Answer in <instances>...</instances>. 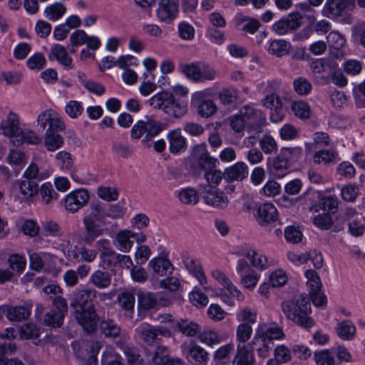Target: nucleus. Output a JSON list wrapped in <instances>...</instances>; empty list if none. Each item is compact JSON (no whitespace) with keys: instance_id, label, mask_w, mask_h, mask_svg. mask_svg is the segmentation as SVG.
Returning a JSON list of instances; mask_svg holds the SVG:
<instances>
[{"instance_id":"f257e3e1","label":"nucleus","mask_w":365,"mask_h":365,"mask_svg":"<svg viewBox=\"0 0 365 365\" xmlns=\"http://www.w3.org/2000/svg\"><path fill=\"white\" fill-rule=\"evenodd\" d=\"M90 289H78L73 292L70 303L78 324L87 333H93L97 329L98 315L91 298Z\"/></svg>"},{"instance_id":"f03ea898","label":"nucleus","mask_w":365,"mask_h":365,"mask_svg":"<svg viewBox=\"0 0 365 365\" xmlns=\"http://www.w3.org/2000/svg\"><path fill=\"white\" fill-rule=\"evenodd\" d=\"M281 307L287 318L297 325L305 329L314 325L313 319L309 317L311 305L307 295L300 294L294 299L284 301Z\"/></svg>"},{"instance_id":"7ed1b4c3","label":"nucleus","mask_w":365,"mask_h":365,"mask_svg":"<svg viewBox=\"0 0 365 365\" xmlns=\"http://www.w3.org/2000/svg\"><path fill=\"white\" fill-rule=\"evenodd\" d=\"M284 337L282 329L260 323L256 329L255 334L249 344L250 350L255 351L259 357L266 358L273 346V341Z\"/></svg>"},{"instance_id":"20e7f679","label":"nucleus","mask_w":365,"mask_h":365,"mask_svg":"<svg viewBox=\"0 0 365 365\" xmlns=\"http://www.w3.org/2000/svg\"><path fill=\"white\" fill-rule=\"evenodd\" d=\"M279 85L280 82L276 80L268 81L264 91V97L261 100L263 106L271 110L270 119L274 123H278L284 118L283 104L275 92Z\"/></svg>"},{"instance_id":"39448f33","label":"nucleus","mask_w":365,"mask_h":365,"mask_svg":"<svg viewBox=\"0 0 365 365\" xmlns=\"http://www.w3.org/2000/svg\"><path fill=\"white\" fill-rule=\"evenodd\" d=\"M164 130V125L160 121L146 117L145 120H138L132 128L131 137L140 139L144 134L142 143L147 147H150V141Z\"/></svg>"},{"instance_id":"423d86ee","label":"nucleus","mask_w":365,"mask_h":365,"mask_svg":"<svg viewBox=\"0 0 365 365\" xmlns=\"http://www.w3.org/2000/svg\"><path fill=\"white\" fill-rule=\"evenodd\" d=\"M302 16L299 12H292L276 21L272 26L277 35L283 36L296 31L302 24Z\"/></svg>"},{"instance_id":"0eeeda50","label":"nucleus","mask_w":365,"mask_h":365,"mask_svg":"<svg viewBox=\"0 0 365 365\" xmlns=\"http://www.w3.org/2000/svg\"><path fill=\"white\" fill-rule=\"evenodd\" d=\"M136 331L139 338L147 345H152L158 339V336L165 337L171 336V331L166 327L162 326H152L150 324L143 323L137 329Z\"/></svg>"},{"instance_id":"6e6552de","label":"nucleus","mask_w":365,"mask_h":365,"mask_svg":"<svg viewBox=\"0 0 365 365\" xmlns=\"http://www.w3.org/2000/svg\"><path fill=\"white\" fill-rule=\"evenodd\" d=\"M15 197L20 202L29 203L38 193V185L34 180H16L13 182Z\"/></svg>"},{"instance_id":"1a4fd4ad","label":"nucleus","mask_w":365,"mask_h":365,"mask_svg":"<svg viewBox=\"0 0 365 365\" xmlns=\"http://www.w3.org/2000/svg\"><path fill=\"white\" fill-rule=\"evenodd\" d=\"M355 6V0H327L322 14L330 19H337Z\"/></svg>"},{"instance_id":"9d476101","label":"nucleus","mask_w":365,"mask_h":365,"mask_svg":"<svg viewBox=\"0 0 365 365\" xmlns=\"http://www.w3.org/2000/svg\"><path fill=\"white\" fill-rule=\"evenodd\" d=\"M212 276L224 287V289L222 290L224 293L221 292V297L224 302L230 305L233 304L232 301L227 297V294L237 298L239 301H242L244 297L240 291L232 283L225 273L219 269H215L212 272Z\"/></svg>"},{"instance_id":"9b49d317","label":"nucleus","mask_w":365,"mask_h":365,"mask_svg":"<svg viewBox=\"0 0 365 365\" xmlns=\"http://www.w3.org/2000/svg\"><path fill=\"white\" fill-rule=\"evenodd\" d=\"M236 270L241 277V284L247 289H254L259 279V274L255 272L245 258L238 259Z\"/></svg>"},{"instance_id":"f8f14e48","label":"nucleus","mask_w":365,"mask_h":365,"mask_svg":"<svg viewBox=\"0 0 365 365\" xmlns=\"http://www.w3.org/2000/svg\"><path fill=\"white\" fill-rule=\"evenodd\" d=\"M38 125L44 130L47 125V130L62 131L66 128L65 123L59 115L53 110L48 109L41 112L37 118Z\"/></svg>"},{"instance_id":"ddd939ff","label":"nucleus","mask_w":365,"mask_h":365,"mask_svg":"<svg viewBox=\"0 0 365 365\" xmlns=\"http://www.w3.org/2000/svg\"><path fill=\"white\" fill-rule=\"evenodd\" d=\"M89 198V193L86 189L73 190L64 198V207L66 210L76 212L88 203Z\"/></svg>"},{"instance_id":"4468645a","label":"nucleus","mask_w":365,"mask_h":365,"mask_svg":"<svg viewBox=\"0 0 365 365\" xmlns=\"http://www.w3.org/2000/svg\"><path fill=\"white\" fill-rule=\"evenodd\" d=\"M178 4L174 0H159L156 11L160 21L171 23L178 14Z\"/></svg>"},{"instance_id":"2eb2a0df","label":"nucleus","mask_w":365,"mask_h":365,"mask_svg":"<svg viewBox=\"0 0 365 365\" xmlns=\"http://www.w3.org/2000/svg\"><path fill=\"white\" fill-rule=\"evenodd\" d=\"M202 192L205 202L214 207L223 208L228 204V200L222 192L211 186H204Z\"/></svg>"},{"instance_id":"dca6fc26","label":"nucleus","mask_w":365,"mask_h":365,"mask_svg":"<svg viewBox=\"0 0 365 365\" xmlns=\"http://www.w3.org/2000/svg\"><path fill=\"white\" fill-rule=\"evenodd\" d=\"M21 129L19 116L11 111L9 112L6 118L0 123V130L2 134L9 137L11 142L21 132Z\"/></svg>"},{"instance_id":"f3484780","label":"nucleus","mask_w":365,"mask_h":365,"mask_svg":"<svg viewBox=\"0 0 365 365\" xmlns=\"http://www.w3.org/2000/svg\"><path fill=\"white\" fill-rule=\"evenodd\" d=\"M193 155L197 158L198 166L205 172L213 169L215 166L217 159L209 155L205 144L195 145L193 148Z\"/></svg>"},{"instance_id":"a211bd4d","label":"nucleus","mask_w":365,"mask_h":365,"mask_svg":"<svg viewBox=\"0 0 365 365\" xmlns=\"http://www.w3.org/2000/svg\"><path fill=\"white\" fill-rule=\"evenodd\" d=\"M232 365H255L253 351L246 344H237V349L232 360Z\"/></svg>"},{"instance_id":"6ab92c4d","label":"nucleus","mask_w":365,"mask_h":365,"mask_svg":"<svg viewBox=\"0 0 365 365\" xmlns=\"http://www.w3.org/2000/svg\"><path fill=\"white\" fill-rule=\"evenodd\" d=\"M112 282V274L103 269H97L90 276L88 283L98 289H106L110 287Z\"/></svg>"},{"instance_id":"aec40b11","label":"nucleus","mask_w":365,"mask_h":365,"mask_svg":"<svg viewBox=\"0 0 365 365\" xmlns=\"http://www.w3.org/2000/svg\"><path fill=\"white\" fill-rule=\"evenodd\" d=\"M248 175L247 165L243 162H238L225 169L224 172V178L228 182L235 180H242Z\"/></svg>"},{"instance_id":"412c9836","label":"nucleus","mask_w":365,"mask_h":365,"mask_svg":"<svg viewBox=\"0 0 365 365\" xmlns=\"http://www.w3.org/2000/svg\"><path fill=\"white\" fill-rule=\"evenodd\" d=\"M277 219V210L271 203L261 205L257 210V220L259 223L264 226L267 224L275 222Z\"/></svg>"},{"instance_id":"4be33fe9","label":"nucleus","mask_w":365,"mask_h":365,"mask_svg":"<svg viewBox=\"0 0 365 365\" xmlns=\"http://www.w3.org/2000/svg\"><path fill=\"white\" fill-rule=\"evenodd\" d=\"M83 224L85 225L86 232L82 240L86 244H92L98 237L103 235L104 230L91 219V217H84Z\"/></svg>"},{"instance_id":"5701e85b","label":"nucleus","mask_w":365,"mask_h":365,"mask_svg":"<svg viewBox=\"0 0 365 365\" xmlns=\"http://www.w3.org/2000/svg\"><path fill=\"white\" fill-rule=\"evenodd\" d=\"M173 94L169 91H162L155 94L148 101L149 105L155 109L163 110L165 113L173 103Z\"/></svg>"},{"instance_id":"b1692460","label":"nucleus","mask_w":365,"mask_h":365,"mask_svg":"<svg viewBox=\"0 0 365 365\" xmlns=\"http://www.w3.org/2000/svg\"><path fill=\"white\" fill-rule=\"evenodd\" d=\"M168 139L170 153H178L185 150L187 141L185 138L182 135L180 130L177 129L170 131L168 133Z\"/></svg>"},{"instance_id":"393cba45","label":"nucleus","mask_w":365,"mask_h":365,"mask_svg":"<svg viewBox=\"0 0 365 365\" xmlns=\"http://www.w3.org/2000/svg\"><path fill=\"white\" fill-rule=\"evenodd\" d=\"M267 166L270 172L277 178H282L290 167L287 161L282 158L280 153L274 158H269Z\"/></svg>"},{"instance_id":"a878e982","label":"nucleus","mask_w":365,"mask_h":365,"mask_svg":"<svg viewBox=\"0 0 365 365\" xmlns=\"http://www.w3.org/2000/svg\"><path fill=\"white\" fill-rule=\"evenodd\" d=\"M41 141V138L32 130L21 129L17 136L11 140V143L16 147L24 143L37 145Z\"/></svg>"},{"instance_id":"bb28decb","label":"nucleus","mask_w":365,"mask_h":365,"mask_svg":"<svg viewBox=\"0 0 365 365\" xmlns=\"http://www.w3.org/2000/svg\"><path fill=\"white\" fill-rule=\"evenodd\" d=\"M16 347L15 344L11 342L0 343V365H24V364L17 359L8 358L9 354H12Z\"/></svg>"},{"instance_id":"cd10ccee","label":"nucleus","mask_w":365,"mask_h":365,"mask_svg":"<svg viewBox=\"0 0 365 365\" xmlns=\"http://www.w3.org/2000/svg\"><path fill=\"white\" fill-rule=\"evenodd\" d=\"M183 262L186 269L199 281L201 285L207 283V278L202 269L200 263L197 259L186 257L184 258Z\"/></svg>"},{"instance_id":"c85d7f7f","label":"nucleus","mask_w":365,"mask_h":365,"mask_svg":"<svg viewBox=\"0 0 365 365\" xmlns=\"http://www.w3.org/2000/svg\"><path fill=\"white\" fill-rule=\"evenodd\" d=\"M187 358L199 365H206L208 361V353L200 346L192 344L187 352Z\"/></svg>"},{"instance_id":"c756f323","label":"nucleus","mask_w":365,"mask_h":365,"mask_svg":"<svg viewBox=\"0 0 365 365\" xmlns=\"http://www.w3.org/2000/svg\"><path fill=\"white\" fill-rule=\"evenodd\" d=\"M54 58L59 63L67 68H73L72 58L68 55L66 48L61 45L56 44L51 48L49 58Z\"/></svg>"},{"instance_id":"7c9ffc66","label":"nucleus","mask_w":365,"mask_h":365,"mask_svg":"<svg viewBox=\"0 0 365 365\" xmlns=\"http://www.w3.org/2000/svg\"><path fill=\"white\" fill-rule=\"evenodd\" d=\"M236 24L242 31L250 34H254L261 25L257 19L242 14L236 16Z\"/></svg>"},{"instance_id":"2f4dec72","label":"nucleus","mask_w":365,"mask_h":365,"mask_svg":"<svg viewBox=\"0 0 365 365\" xmlns=\"http://www.w3.org/2000/svg\"><path fill=\"white\" fill-rule=\"evenodd\" d=\"M243 256L247 257L252 267L259 270H264L268 267V261L265 255L257 252L255 250L250 249L242 254Z\"/></svg>"},{"instance_id":"473e14b6","label":"nucleus","mask_w":365,"mask_h":365,"mask_svg":"<svg viewBox=\"0 0 365 365\" xmlns=\"http://www.w3.org/2000/svg\"><path fill=\"white\" fill-rule=\"evenodd\" d=\"M30 314V309L24 306L11 307L7 305L6 307V317L11 322H21L25 320Z\"/></svg>"},{"instance_id":"72a5a7b5","label":"nucleus","mask_w":365,"mask_h":365,"mask_svg":"<svg viewBox=\"0 0 365 365\" xmlns=\"http://www.w3.org/2000/svg\"><path fill=\"white\" fill-rule=\"evenodd\" d=\"M111 150L113 153L119 158L128 159L133 155V148L127 142L115 140L112 143Z\"/></svg>"},{"instance_id":"f704fd0d","label":"nucleus","mask_w":365,"mask_h":365,"mask_svg":"<svg viewBox=\"0 0 365 365\" xmlns=\"http://www.w3.org/2000/svg\"><path fill=\"white\" fill-rule=\"evenodd\" d=\"M118 301L120 307L132 318L135 302L134 294L129 291L122 292L118 296Z\"/></svg>"},{"instance_id":"c9c22d12","label":"nucleus","mask_w":365,"mask_h":365,"mask_svg":"<svg viewBox=\"0 0 365 365\" xmlns=\"http://www.w3.org/2000/svg\"><path fill=\"white\" fill-rule=\"evenodd\" d=\"M234 351V344L229 343L219 347L213 354L214 361L220 365H227L230 360L231 353Z\"/></svg>"},{"instance_id":"e433bc0d","label":"nucleus","mask_w":365,"mask_h":365,"mask_svg":"<svg viewBox=\"0 0 365 365\" xmlns=\"http://www.w3.org/2000/svg\"><path fill=\"white\" fill-rule=\"evenodd\" d=\"M44 143L48 150L54 151L63 145V139L56 130H46Z\"/></svg>"},{"instance_id":"4c0bfd02","label":"nucleus","mask_w":365,"mask_h":365,"mask_svg":"<svg viewBox=\"0 0 365 365\" xmlns=\"http://www.w3.org/2000/svg\"><path fill=\"white\" fill-rule=\"evenodd\" d=\"M317 206L327 214H334L338 210L337 197L335 195L323 196L319 198Z\"/></svg>"},{"instance_id":"58836bf2","label":"nucleus","mask_w":365,"mask_h":365,"mask_svg":"<svg viewBox=\"0 0 365 365\" xmlns=\"http://www.w3.org/2000/svg\"><path fill=\"white\" fill-rule=\"evenodd\" d=\"M100 329L106 337L115 338L120 334V327L113 319H103L100 323Z\"/></svg>"},{"instance_id":"ea45409f","label":"nucleus","mask_w":365,"mask_h":365,"mask_svg":"<svg viewBox=\"0 0 365 365\" xmlns=\"http://www.w3.org/2000/svg\"><path fill=\"white\" fill-rule=\"evenodd\" d=\"M337 335L344 340H351L356 333L354 324L349 320H344L336 327Z\"/></svg>"},{"instance_id":"a19ab883","label":"nucleus","mask_w":365,"mask_h":365,"mask_svg":"<svg viewBox=\"0 0 365 365\" xmlns=\"http://www.w3.org/2000/svg\"><path fill=\"white\" fill-rule=\"evenodd\" d=\"M175 331H180L187 336H194L199 331V325L190 321L180 319L173 327Z\"/></svg>"},{"instance_id":"79ce46f5","label":"nucleus","mask_w":365,"mask_h":365,"mask_svg":"<svg viewBox=\"0 0 365 365\" xmlns=\"http://www.w3.org/2000/svg\"><path fill=\"white\" fill-rule=\"evenodd\" d=\"M96 247L100 252V258L102 262H106V257H113L117 254L112 247L110 241L108 239L102 238L97 241Z\"/></svg>"},{"instance_id":"37998d69","label":"nucleus","mask_w":365,"mask_h":365,"mask_svg":"<svg viewBox=\"0 0 365 365\" xmlns=\"http://www.w3.org/2000/svg\"><path fill=\"white\" fill-rule=\"evenodd\" d=\"M266 118L262 111L258 110L247 123V127L250 133L254 132L255 134L261 133L262 128L265 123Z\"/></svg>"},{"instance_id":"c03bdc74","label":"nucleus","mask_w":365,"mask_h":365,"mask_svg":"<svg viewBox=\"0 0 365 365\" xmlns=\"http://www.w3.org/2000/svg\"><path fill=\"white\" fill-rule=\"evenodd\" d=\"M38 191L42 199V202L45 205H51L53 200H56L58 194L56 192L50 182L43 183L39 188Z\"/></svg>"},{"instance_id":"a18cd8bd","label":"nucleus","mask_w":365,"mask_h":365,"mask_svg":"<svg viewBox=\"0 0 365 365\" xmlns=\"http://www.w3.org/2000/svg\"><path fill=\"white\" fill-rule=\"evenodd\" d=\"M289 47V43L285 40H272L269 41L267 51L272 55L282 56L288 53Z\"/></svg>"},{"instance_id":"49530a36","label":"nucleus","mask_w":365,"mask_h":365,"mask_svg":"<svg viewBox=\"0 0 365 365\" xmlns=\"http://www.w3.org/2000/svg\"><path fill=\"white\" fill-rule=\"evenodd\" d=\"M149 266L152 267L153 271L160 275L163 276L167 274L169 269L171 268L172 264L170 262L163 257L153 258L149 262Z\"/></svg>"},{"instance_id":"de8ad7c7","label":"nucleus","mask_w":365,"mask_h":365,"mask_svg":"<svg viewBox=\"0 0 365 365\" xmlns=\"http://www.w3.org/2000/svg\"><path fill=\"white\" fill-rule=\"evenodd\" d=\"M148 356H150V360L155 365H162L166 358L169 356L168 348L163 345H158L155 347L154 350L148 352Z\"/></svg>"},{"instance_id":"09e8293b","label":"nucleus","mask_w":365,"mask_h":365,"mask_svg":"<svg viewBox=\"0 0 365 365\" xmlns=\"http://www.w3.org/2000/svg\"><path fill=\"white\" fill-rule=\"evenodd\" d=\"M42 234L46 237L61 236V229L58 223L51 220L41 222Z\"/></svg>"},{"instance_id":"8fccbe9b","label":"nucleus","mask_w":365,"mask_h":365,"mask_svg":"<svg viewBox=\"0 0 365 365\" xmlns=\"http://www.w3.org/2000/svg\"><path fill=\"white\" fill-rule=\"evenodd\" d=\"M200 339L202 343L208 346L218 344L222 341V336L213 329H205L203 332L200 334Z\"/></svg>"},{"instance_id":"3c124183","label":"nucleus","mask_w":365,"mask_h":365,"mask_svg":"<svg viewBox=\"0 0 365 365\" xmlns=\"http://www.w3.org/2000/svg\"><path fill=\"white\" fill-rule=\"evenodd\" d=\"M138 296V304L140 309L148 310L155 308L157 304V299L152 293L140 292Z\"/></svg>"},{"instance_id":"603ef678","label":"nucleus","mask_w":365,"mask_h":365,"mask_svg":"<svg viewBox=\"0 0 365 365\" xmlns=\"http://www.w3.org/2000/svg\"><path fill=\"white\" fill-rule=\"evenodd\" d=\"M130 231L123 230L119 232L116 235V241L118 244V249L123 252H128L133 244V242L130 240Z\"/></svg>"},{"instance_id":"864d4df0","label":"nucleus","mask_w":365,"mask_h":365,"mask_svg":"<svg viewBox=\"0 0 365 365\" xmlns=\"http://www.w3.org/2000/svg\"><path fill=\"white\" fill-rule=\"evenodd\" d=\"M178 198L185 205H196L199 201L197 191L190 187L181 190L178 194Z\"/></svg>"},{"instance_id":"5fc2aeb1","label":"nucleus","mask_w":365,"mask_h":365,"mask_svg":"<svg viewBox=\"0 0 365 365\" xmlns=\"http://www.w3.org/2000/svg\"><path fill=\"white\" fill-rule=\"evenodd\" d=\"M66 11V8L61 3H55L47 6L44 13L51 21H56L59 19Z\"/></svg>"},{"instance_id":"6e6d98bb","label":"nucleus","mask_w":365,"mask_h":365,"mask_svg":"<svg viewBox=\"0 0 365 365\" xmlns=\"http://www.w3.org/2000/svg\"><path fill=\"white\" fill-rule=\"evenodd\" d=\"M180 70L187 78L196 83H200V66L197 63L185 64L180 66Z\"/></svg>"},{"instance_id":"4d7b16f0","label":"nucleus","mask_w":365,"mask_h":365,"mask_svg":"<svg viewBox=\"0 0 365 365\" xmlns=\"http://www.w3.org/2000/svg\"><path fill=\"white\" fill-rule=\"evenodd\" d=\"M50 299L52 300V304L53 307V309H52V310H56V312L59 314V315L57 316V318L58 317L59 319L64 318L68 312V305L66 299L61 297L60 294L56 297L51 296Z\"/></svg>"},{"instance_id":"13d9d810","label":"nucleus","mask_w":365,"mask_h":365,"mask_svg":"<svg viewBox=\"0 0 365 365\" xmlns=\"http://www.w3.org/2000/svg\"><path fill=\"white\" fill-rule=\"evenodd\" d=\"M187 110V104L182 101H175L173 96V103L170 105L165 113L175 118H180L184 115Z\"/></svg>"},{"instance_id":"bf43d9fd","label":"nucleus","mask_w":365,"mask_h":365,"mask_svg":"<svg viewBox=\"0 0 365 365\" xmlns=\"http://www.w3.org/2000/svg\"><path fill=\"white\" fill-rule=\"evenodd\" d=\"M312 222L316 227L324 230L331 229L334 224L332 217L327 213L315 215L312 218Z\"/></svg>"},{"instance_id":"052dcab7","label":"nucleus","mask_w":365,"mask_h":365,"mask_svg":"<svg viewBox=\"0 0 365 365\" xmlns=\"http://www.w3.org/2000/svg\"><path fill=\"white\" fill-rule=\"evenodd\" d=\"M337 152L334 150H321L317 151L314 155V161L317 163H335V159L337 157Z\"/></svg>"},{"instance_id":"680f3d73","label":"nucleus","mask_w":365,"mask_h":365,"mask_svg":"<svg viewBox=\"0 0 365 365\" xmlns=\"http://www.w3.org/2000/svg\"><path fill=\"white\" fill-rule=\"evenodd\" d=\"M252 334V328L248 323L240 324L236 331V338L238 344H245L251 337Z\"/></svg>"},{"instance_id":"e2e57ef3","label":"nucleus","mask_w":365,"mask_h":365,"mask_svg":"<svg viewBox=\"0 0 365 365\" xmlns=\"http://www.w3.org/2000/svg\"><path fill=\"white\" fill-rule=\"evenodd\" d=\"M262 151L264 154H272L277 150V144L275 140L269 135H265L259 140Z\"/></svg>"},{"instance_id":"0e129e2a","label":"nucleus","mask_w":365,"mask_h":365,"mask_svg":"<svg viewBox=\"0 0 365 365\" xmlns=\"http://www.w3.org/2000/svg\"><path fill=\"white\" fill-rule=\"evenodd\" d=\"M282 158H284L290 165L291 163L297 161L302 155V149L299 147L282 148L280 150Z\"/></svg>"},{"instance_id":"69168bd1","label":"nucleus","mask_w":365,"mask_h":365,"mask_svg":"<svg viewBox=\"0 0 365 365\" xmlns=\"http://www.w3.org/2000/svg\"><path fill=\"white\" fill-rule=\"evenodd\" d=\"M314 359L317 365H334V354L328 349L314 353Z\"/></svg>"},{"instance_id":"338daca9","label":"nucleus","mask_w":365,"mask_h":365,"mask_svg":"<svg viewBox=\"0 0 365 365\" xmlns=\"http://www.w3.org/2000/svg\"><path fill=\"white\" fill-rule=\"evenodd\" d=\"M294 91L300 96L308 95L312 88L310 82L303 77L295 79L293 82Z\"/></svg>"},{"instance_id":"774afa93","label":"nucleus","mask_w":365,"mask_h":365,"mask_svg":"<svg viewBox=\"0 0 365 365\" xmlns=\"http://www.w3.org/2000/svg\"><path fill=\"white\" fill-rule=\"evenodd\" d=\"M217 110L215 103L211 100L201 101L197 106V111L200 115L208 118L212 115Z\"/></svg>"}]
</instances>
